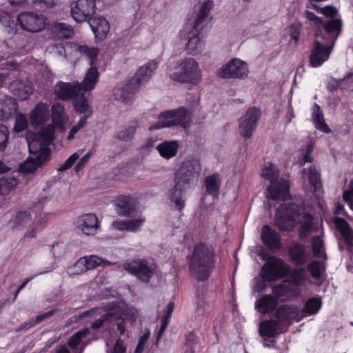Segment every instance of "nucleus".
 Listing matches in <instances>:
<instances>
[{
	"label": "nucleus",
	"instance_id": "423d86ee",
	"mask_svg": "<svg viewBox=\"0 0 353 353\" xmlns=\"http://www.w3.org/2000/svg\"><path fill=\"white\" fill-rule=\"evenodd\" d=\"M201 172L200 161L194 157H186L174 172V181L188 187L194 185L198 181Z\"/></svg>",
	"mask_w": 353,
	"mask_h": 353
},
{
	"label": "nucleus",
	"instance_id": "2eb2a0df",
	"mask_svg": "<svg viewBox=\"0 0 353 353\" xmlns=\"http://www.w3.org/2000/svg\"><path fill=\"white\" fill-rule=\"evenodd\" d=\"M275 318L279 324L285 325L287 327L292 324V321H300L303 316L301 314L297 305H281L275 311Z\"/></svg>",
	"mask_w": 353,
	"mask_h": 353
},
{
	"label": "nucleus",
	"instance_id": "ea45409f",
	"mask_svg": "<svg viewBox=\"0 0 353 353\" xmlns=\"http://www.w3.org/2000/svg\"><path fill=\"white\" fill-rule=\"evenodd\" d=\"M56 128L52 124L43 127L35 135L39 141H41L44 146L48 148L51 144L54 138V129Z\"/></svg>",
	"mask_w": 353,
	"mask_h": 353
},
{
	"label": "nucleus",
	"instance_id": "f257e3e1",
	"mask_svg": "<svg viewBox=\"0 0 353 353\" xmlns=\"http://www.w3.org/2000/svg\"><path fill=\"white\" fill-rule=\"evenodd\" d=\"M190 274L198 282L207 281L213 272L216 264L214 250L205 243L199 242L187 256Z\"/></svg>",
	"mask_w": 353,
	"mask_h": 353
},
{
	"label": "nucleus",
	"instance_id": "4468645a",
	"mask_svg": "<svg viewBox=\"0 0 353 353\" xmlns=\"http://www.w3.org/2000/svg\"><path fill=\"white\" fill-rule=\"evenodd\" d=\"M96 0H77L70 3V14L77 22L88 21L94 14Z\"/></svg>",
	"mask_w": 353,
	"mask_h": 353
},
{
	"label": "nucleus",
	"instance_id": "8fccbe9b",
	"mask_svg": "<svg viewBox=\"0 0 353 353\" xmlns=\"http://www.w3.org/2000/svg\"><path fill=\"white\" fill-rule=\"evenodd\" d=\"M327 88H335L339 86L351 85L353 83V72L347 74L342 79H335L327 77Z\"/></svg>",
	"mask_w": 353,
	"mask_h": 353
},
{
	"label": "nucleus",
	"instance_id": "dca6fc26",
	"mask_svg": "<svg viewBox=\"0 0 353 353\" xmlns=\"http://www.w3.org/2000/svg\"><path fill=\"white\" fill-rule=\"evenodd\" d=\"M17 19L22 28L32 32L41 31L46 25L45 17L33 12L21 13Z\"/></svg>",
	"mask_w": 353,
	"mask_h": 353
},
{
	"label": "nucleus",
	"instance_id": "6ab92c4d",
	"mask_svg": "<svg viewBox=\"0 0 353 353\" xmlns=\"http://www.w3.org/2000/svg\"><path fill=\"white\" fill-rule=\"evenodd\" d=\"M50 150L45 149L41 152L36 155V157H28L23 163H21L19 167L20 172L30 174L34 172L38 168L50 160Z\"/></svg>",
	"mask_w": 353,
	"mask_h": 353
},
{
	"label": "nucleus",
	"instance_id": "5fc2aeb1",
	"mask_svg": "<svg viewBox=\"0 0 353 353\" xmlns=\"http://www.w3.org/2000/svg\"><path fill=\"white\" fill-rule=\"evenodd\" d=\"M14 115H16V118L14 130L17 132H21L25 130L28 125L27 117L21 112H17Z\"/></svg>",
	"mask_w": 353,
	"mask_h": 353
},
{
	"label": "nucleus",
	"instance_id": "b1692460",
	"mask_svg": "<svg viewBox=\"0 0 353 353\" xmlns=\"http://www.w3.org/2000/svg\"><path fill=\"white\" fill-rule=\"evenodd\" d=\"M267 190L269 197L273 201H286L290 196V186L286 180L271 183Z\"/></svg>",
	"mask_w": 353,
	"mask_h": 353
},
{
	"label": "nucleus",
	"instance_id": "de8ad7c7",
	"mask_svg": "<svg viewBox=\"0 0 353 353\" xmlns=\"http://www.w3.org/2000/svg\"><path fill=\"white\" fill-rule=\"evenodd\" d=\"M312 251L314 257L326 259L324 242L320 236H315L312 238Z\"/></svg>",
	"mask_w": 353,
	"mask_h": 353
},
{
	"label": "nucleus",
	"instance_id": "bf43d9fd",
	"mask_svg": "<svg viewBox=\"0 0 353 353\" xmlns=\"http://www.w3.org/2000/svg\"><path fill=\"white\" fill-rule=\"evenodd\" d=\"M58 97L63 100H69L78 95V92L81 90H54ZM84 92L90 91L91 90H83Z\"/></svg>",
	"mask_w": 353,
	"mask_h": 353
},
{
	"label": "nucleus",
	"instance_id": "a19ab883",
	"mask_svg": "<svg viewBox=\"0 0 353 353\" xmlns=\"http://www.w3.org/2000/svg\"><path fill=\"white\" fill-rule=\"evenodd\" d=\"M32 220L31 214L29 212L19 211L17 213L15 217L11 221L12 227L16 230H23L30 223Z\"/></svg>",
	"mask_w": 353,
	"mask_h": 353
},
{
	"label": "nucleus",
	"instance_id": "e2e57ef3",
	"mask_svg": "<svg viewBox=\"0 0 353 353\" xmlns=\"http://www.w3.org/2000/svg\"><path fill=\"white\" fill-rule=\"evenodd\" d=\"M262 176L266 179L272 183L278 177V170L272 164L265 168L262 171Z\"/></svg>",
	"mask_w": 353,
	"mask_h": 353
},
{
	"label": "nucleus",
	"instance_id": "39448f33",
	"mask_svg": "<svg viewBox=\"0 0 353 353\" xmlns=\"http://www.w3.org/2000/svg\"><path fill=\"white\" fill-rule=\"evenodd\" d=\"M301 216L300 206L294 203H283L275 212L274 225L281 232H289L295 228L296 218Z\"/></svg>",
	"mask_w": 353,
	"mask_h": 353
},
{
	"label": "nucleus",
	"instance_id": "37998d69",
	"mask_svg": "<svg viewBox=\"0 0 353 353\" xmlns=\"http://www.w3.org/2000/svg\"><path fill=\"white\" fill-rule=\"evenodd\" d=\"M19 180L14 176H4L0 179V194H8L18 185Z\"/></svg>",
	"mask_w": 353,
	"mask_h": 353
},
{
	"label": "nucleus",
	"instance_id": "72a5a7b5",
	"mask_svg": "<svg viewBox=\"0 0 353 353\" xmlns=\"http://www.w3.org/2000/svg\"><path fill=\"white\" fill-rule=\"evenodd\" d=\"M179 148V144L176 140L164 141L157 145V150L161 157L170 159L177 154Z\"/></svg>",
	"mask_w": 353,
	"mask_h": 353
},
{
	"label": "nucleus",
	"instance_id": "4be33fe9",
	"mask_svg": "<svg viewBox=\"0 0 353 353\" xmlns=\"http://www.w3.org/2000/svg\"><path fill=\"white\" fill-rule=\"evenodd\" d=\"M49 119V107L42 102L38 103L29 114L30 123L35 128L45 124Z\"/></svg>",
	"mask_w": 353,
	"mask_h": 353
},
{
	"label": "nucleus",
	"instance_id": "f704fd0d",
	"mask_svg": "<svg viewBox=\"0 0 353 353\" xmlns=\"http://www.w3.org/2000/svg\"><path fill=\"white\" fill-rule=\"evenodd\" d=\"M51 31L54 37L58 39L70 38L74 34L72 26L65 23H54L52 25Z\"/></svg>",
	"mask_w": 353,
	"mask_h": 353
},
{
	"label": "nucleus",
	"instance_id": "f03ea898",
	"mask_svg": "<svg viewBox=\"0 0 353 353\" xmlns=\"http://www.w3.org/2000/svg\"><path fill=\"white\" fill-rule=\"evenodd\" d=\"M169 77L175 81L192 85L198 84L202 78L199 63L192 57H184L177 60L168 68Z\"/></svg>",
	"mask_w": 353,
	"mask_h": 353
},
{
	"label": "nucleus",
	"instance_id": "a211bd4d",
	"mask_svg": "<svg viewBox=\"0 0 353 353\" xmlns=\"http://www.w3.org/2000/svg\"><path fill=\"white\" fill-rule=\"evenodd\" d=\"M77 229L86 235H94L99 228L97 216L92 213L85 214L78 216L74 221Z\"/></svg>",
	"mask_w": 353,
	"mask_h": 353
},
{
	"label": "nucleus",
	"instance_id": "f8f14e48",
	"mask_svg": "<svg viewBox=\"0 0 353 353\" xmlns=\"http://www.w3.org/2000/svg\"><path fill=\"white\" fill-rule=\"evenodd\" d=\"M261 117V109L253 106L249 108L239 119V132L241 137L250 139L255 131Z\"/></svg>",
	"mask_w": 353,
	"mask_h": 353
},
{
	"label": "nucleus",
	"instance_id": "69168bd1",
	"mask_svg": "<svg viewBox=\"0 0 353 353\" xmlns=\"http://www.w3.org/2000/svg\"><path fill=\"white\" fill-rule=\"evenodd\" d=\"M150 336V331L149 329H147L144 334L139 338L134 353H143Z\"/></svg>",
	"mask_w": 353,
	"mask_h": 353
},
{
	"label": "nucleus",
	"instance_id": "09e8293b",
	"mask_svg": "<svg viewBox=\"0 0 353 353\" xmlns=\"http://www.w3.org/2000/svg\"><path fill=\"white\" fill-rule=\"evenodd\" d=\"M184 353H195L196 346L198 344L199 339L193 332H188L185 334Z\"/></svg>",
	"mask_w": 353,
	"mask_h": 353
},
{
	"label": "nucleus",
	"instance_id": "cd10ccee",
	"mask_svg": "<svg viewBox=\"0 0 353 353\" xmlns=\"http://www.w3.org/2000/svg\"><path fill=\"white\" fill-rule=\"evenodd\" d=\"M88 22L96 38L103 40L107 37L110 30V25L105 18L94 17L90 19Z\"/></svg>",
	"mask_w": 353,
	"mask_h": 353
},
{
	"label": "nucleus",
	"instance_id": "393cba45",
	"mask_svg": "<svg viewBox=\"0 0 353 353\" xmlns=\"http://www.w3.org/2000/svg\"><path fill=\"white\" fill-rule=\"evenodd\" d=\"M336 229L340 232L344 242L347 245L346 250H351L353 247V230L348 222L343 218L336 216L332 219Z\"/></svg>",
	"mask_w": 353,
	"mask_h": 353
},
{
	"label": "nucleus",
	"instance_id": "2f4dec72",
	"mask_svg": "<svg viewBox=\"0 0 353 353\" xmlns=\"http://www.w3.org/2000/svg\"><path fill=\"white\" fill-rule=\"evenodd\" d=\"M312 120L316 130L325 134L331 132V129L325 123L321 107L316 103L312 108Z\"/></svg>",
	"mask_w": 353,
	"mask_h": 353
},
{
	"label": "nucleus",
	"instance_id": "9d476101",
	"mask_svg": "<svg viewBox=\"0 0 353 353\" xmlns=\"http://www.w3.org/2000/svg\"><path fill=\"white\" fill-rule=\"evenodd\" d=\"M336 39L337 38H334L332 40L328 35L315 38L314 46L310 57V63L312 67H319L329 59Z\"/></svg>",
	"mask_w": 353,
	"mask_h": 353
},
{
	"label": "nucleus",
	"instance_id": "4c0bfd02",
	"mask_svg": "<svg viewBox=\"0 0 353 353\" xmlns=\"http://www.w3.org/2000/svg\"><path fill=\"white\" fill-rule=\"evenodd\" d=\"M322 306V299L319 296L308 299L304 304L303 308L301 311V313L307 315H314L320 310Z\"/></svg>",
	"mask_w": 353,
	"mask_h": 353
},
{
	"label": "nucleus",
	"instance_id": "ddd939ff",
	"mask_svg": "<svg viewBox=\"0 0 353 353\" xmlns=\"http://www.w3.org/2000/svg\"><path fill=\"white\" fill-rule=\"evenodd\" d=\"M248 74V63L239 58L232 59L218 70V75L225 79H245Z\"/></svg>",
	"mask_w": 353,
	"mask_h": 353
},
{
	"label": "nucleus",
	"instance_id": "774afa93",
	"mask_svg": "<svg viewBox=\"0 0 353 353\" xmlns=\"http://www.w3.org/2000/svg\"><path fill=\"white\" fill-rule=\"evenodd\" d=\"M343 199L347 203L350 208L353 210V180L350 183V188L343 193Z\"/></svg>",
	"mask_w": 353,
	"mask_h": 353
},
{
	"label": "nucleus",
	"instance_id": "79ce46f5",
	"mask_svg": "<svg viewBox=\"0 0 353 353\" xmlns=\"http://www.w3.org/2000/svg\"><path fill=\"white\" fill-rule=\"evenodd\" d=\"M77 52L88 60L90 66H95L96 59L99 54L98 48L87 46H77Z\"/></svg>",
	"mask_w": 353,
	"mask_h": 353
},
{
	"label": "nucleus",
	"instance_id": "6e6552de",
	"mask_svg": "<svg viewBox=\"0 0 353 353\" xmlns=\"http://www.w3.org/2000/svg\"><path fill=\"white\" fill-rule=\"evenodd\" d=\"M122 268L145 283L150 281L156 272V265L145 259L126 261L122 264Z\"/></svg>",
	"mask_w": 353,
	"mask_h": 353
},
{
	"label": "nucleus",
	"instance_id": "c03bdc74",
	"mask_svg": "<svg viewBox=\"0 0 353 353\" xmlns=\"http://www.w3.org/2000/svg\"><path fill=\"white\" fill-rule=\"evenodd\" d=\"M72 103L74 109L77 112L81 114H87L90 111V112L92 113V108L89 105L83 93L81 94H78V95L74 98Z\"/></svg>",
	"mask_w": 353,
	"mask_h": 353
},
{
	"label": "nucleus",
	"instance_id": "c85d7f7f",
	"mask_svg": "<svg viewBox=\"0 0 353 353\" xmlns=\"http://www.w3.org/2000/svg\"><path fill=\"white\" fill-rule=\"evenodd\" d=\"M279 301L272 294H265L258 299L255 303V307L259 312L265 314L276 311Z\"/></svg>",
	"mask_w": 353,
	"mask_h": 353
},
{
	"label": "nucleus",
	"instance_id": "3c124183",
	"mask_svg": "<svg viewBox=\"0 0 353 353\" xmlns=\"http://www.w3.org/2000/svg\"><path fill=\"white\" fill-rule=\"evenodd\" d=\"M304 274L305 270L303 268L300 267L292 269L289 265V270L285 274V277H290L292 283L298 284L305 280Z\"/></svg>",
	"mask_w": 353,
	"mask_h": 353
},
{
	"label": "nucleus",
	"instance_id": "7c9ffc66",
	"mask_svg": "<svg viewBox=\"0 0 353 353\" xmlns=\"http://www.w3.org/2000/svg\"><path fill=\"white\" fill-rule=\"evenodd\" d=\"M18 111V104L14 99L6 97L0 100V120L3 121L13 117Z\"/></svg>",
	"mask_w": 353,
	"mask_h": 353
},
{
	"label": "nucleus",
	"instance_id": "0e129e2a",
	"mask_svg": "<svg viewBox=\"0 0 353 353\" xmlns=\"http://www.w3.org/2000/svg\"><path fill=\"white\" fill-rule=\"evenodd\" d=\"M9 139V131L8 128L1 124L0 125V152L6 150Z\"/></svg>",
	"mask_w": 353,
	"mask_h": 353
},
{
	"label": "nucleus",
	"instance_id": "c9c22d12",
	"mask_svg": "<svg viewBox=\"0 0 353 353\" xmlns=\"http://www.w3.org/2000/svg\"><path fill=\"white\" fill-rule=\"evenodd\" d=\"M212 7L213 1L212 0H205L201 3L199 12L193 25L194 27L203 28V23L208 17Z\"/></svg>",
	"mask_w": 353,
	"mask_h": 353
},
{
	"label": "nucleus",
	"instance_id": "680f3d73",
	"mask_svg": "<svg viewBox=\"0 0 353 353\" xmlns=\"http://www.w3.org/2000/svg\"><path fill=\"white\" fill-rule=\"evenodd\" d=\"M196 312L199 315L203 314L205 312L207 301L205 299V294L203 292L200 293L197 290L196 291Z\"/></svg>",
	"mask_w": 353,
	"mask_h": 353
},
{
	"label": "nucleus",
	"instance_id": "49530a36",
	"mask_svg": "<svg viewBox=\"0 0 353 353\" xmlns=\"http://www.w3.org/2000/svg\"><path fill=\"white\" fill-rule=\"evenodd\" d=\"M90 333V330L88 327L81 329L74 333L68 339V345L72 350H75L78 345L81 343L83 338H85Z\"/></svg>",
	"mask_w": 353,
	"mask_h": 353
},
{
	"label": "nucleus",
	"instance_id": "0eeeda50",
	"mask_svg": "<svg viewBox=\"0 0 353 353\" xmlns=\"http://www.w3.org/2000/svg\"><path fill=\"white\" fill-rule=\"evenodd\" d=\"M188 123V115L186 108L180 107L174 110L162 112L158 117V121L151 125L149 130L152 131L174 126L185 127Z\"/></svg>",
	"mask_w": 353,
	"mask_h": 353
},
{
	"label": "nucleus",
	"instance_id": "864d4df0",
	"mask_svg": "<svg viewBox=\"0 0 353 353\" xmlns=\"http://www.w3.org/2000/svg\"><path fill=\"white\" fill-rule=\"evenodd\" d=\"M135 131V125H129L128 128L121 130L117 133L116 138L122 141H129L133 139Z\"/></svg>",
	"mask_w": 353,
	"mask_h": 353
},
{
	"label": "nucleus",
	"instance_id": "58836bf2",
	"mask_svg": "<svg viewBox=\"0 0 353 353\" xmlns=\"http://www.w3.org/2000/svg\"><path fill=\"white\" fill-rule=\"evenodd\" d=\"M106 313L105 316L110 321H112L114 319H121V316H126L125 310L122 308L119 303L113 301L110 303L105 306Z\"/></svg>",
	"mask_w": 353,
	"mask_h": 353
},
{
	"label": "nucleus",
	"instance_id": "bb28decb",
	"mask_svg": "<svg viewBox=\"0 0 353 353\" xmlns=\"http://www.w3.org/2000/svg\"><path fill=\"white\" fill-rule=\"evenodd\" d=\"M174 183L173 187L169 190V199L170 202L174 203L176 210L181 212L185 207V201L183 199V194L185 190L190 187H188L182 183L178 185L176 181H174Z\"/></svg>",
	"mask_w": 353,
	"mask_h": 353
},
{
	"label": "nucleus",
	"instance_id": "13d9d810",
	"mask_svg": "<svg viewBox=\"0 0 353 353\" xmlns=\"http://www.w3.org/2000/svg\"><path fill=\"white\" fill-rule=\"evenodd\" d=\"M290 290V286L284 283L277 284L274 285L272 288L273 296L276 297V299H278V298L286 296Z\"/></svg>",
	"mask_w": 353,
	"mask_h": 353
},
{
	"label": "nucleus",
	"instance_id": "1a4fd4ad",
	"mask_svg": "<svg viewBox=\"0 0 353 353\" xmlns=\"http://www.w3.org/2000/svg\"><path fill=\"white\" fill-rule=\"evenodd\" d=\"M202 28L186 26L181 32V36L187 39L185 50L188 54H200L205 47V37L201 33Z\"/></svg>",
	"mask_w": 353,
	"mask_h": 353
},
{
	"label": "nucleus",
	"instance_id": "412c9836",
	"mask_svg": "<svg viewBox=\"0 0 353 353\" xmlns=\"http://www.w3.org/2000/svg\"><path fill=\"white\" fill-rule=\"evenodd\" d=\"M99 73L95 66H90L83 81V85L79 83H65L59 81L57 83V88H94L98 81Z\"/></svg>",
	"mask_w": 353,
	"mask_h": 353
},
{
	"label": "nucleus",
	"instance_id": "c756f323",
	"mask_svg": "<svg viewBox=\"0 0 353 353\" xmlns=\"http://www.w3.org/2000/svg\"><path fill=\"white\" fill-rule=\"evenodd\" d=\"M280 324L275 319H268L261 321L259 325V332L263 337L274 338L283 331H279ZM286 329L283 330V332Z\"/></svg>",
	"mask_w": 353,
	"mask_h": 353
},
{
	"label": "nucleus",
	"instance_id": "7ed1b4c3",
	"mask_svg": "<svg viewBox=\"0 0 353 353\" xmlns=\"http://www.w3.org/2000/svg\"><path fill=\"white\" fill-rule=\"evenodd\" d=\"M305 23L308 24L314 30L315 38H322L328 35L332 40L337 38L342 28V21L341 19H334L324 22L323 19L313 12L305 10L303 12Z\"/></svg>",
	"mask_w": 353,
	"mask_h": 353
},
{
	"label": "nucleus",
	"instance_id": "473e14b6",
	"mask_svg": "<svg viewBox=\"0 0 353 353\" xmlns=\"http://www.w3.org/2000/svg\"><path fill=\"white\" fill-rule=\"evenodd\" d=\"M64 107L59 103L52 105V125L59 130H63L67 121Z\"/></svg>",
	"mask_w": 353,
	"mask_h": 353
},
{
	"label": "nucleus",
	"instance_id": "a878e982",
	"mask_svg": "<svg viewBox=\"0 0 353 353\" xmlns=\"http://www.w3.org/2000/svg\"><path fill=\"white\" fill-rule=\"evenodd\" d=\"M298 223L299 225L298 228L299 238L301 241H305L314 230V216L310 212H304Z\"/></svg>",
	"mask_w": 353,
	"mask_h": 353
},
{
	"label": "nucleus",
	"instance_id": "e433bc0d",
	"mask_svg": "<svg viewBox=\"0 0 353 353\" xmlns=\"http://www.w3.org/2000/svg\"><path fill=\"white\" fill-rule=\"evenodd\" d=\"M205 186L206 192L213 196H217L220 190L221 180L219 175L214 173L205 179Z\"/></svg>",
	"mask_w": 353,
	"mask_h": 353
},
{
	"label": "nucleus",
	"instance_id": "aec40b11",
	"mask_svg": "<svg viewBox=\"0 0 353 353\" xmlns=\"http://www.w3.org/2000/svg\"><path fill=\"white\" fill-rule=\"evenodd\" d=\"M136 206L135 199L130 196L119 195L115 201V210L121 216H134L137 212Z\"/></svg>",
	"mask_w": 353,
	"mask_h": 353
},
{
	"label": "nucleus",
	"instance_id": "052dcab7",
	"mask_svg": "<svg viewBox=\"0 0 353 353\" xmlns=\"http://www.w3.org/2000/svg\"><path fill=\"white\" fill-rule=\"evenodd\" d=\"M28 148L30 154H35L37 155L45 149L50 150L46 146H44L36 136L32 141H28Z\"/></svg>",
	"mask_w": 353,
	"mask_h": 353
},
{
	"label": "nucleus",
	"instance_id": "5701e85b",
	"mask_svg": "<svg viewBox=\"0 0 353 353\" xmlns=\"http://www.w3.org/2000/svg\"><path fill=\"white\" fill-rule=\"evenodd\" d=\"M288 256L290 261L296 266H301L307 261L310 254L305 250V245L299 241H295L288 248Z\"/></svg>",
	"mask_w": 353,
	"mask_h": 353
},
{
	"label": "nucleus",
	"instance_id": "6e6d98bb",
	"mask_svg": "<svg viewBox=\"0 0 353 353\" xmlns=\"http://www.w3.org/2000/svg\"><path fill=\"white\" fill-rule=\"evenodd\" d=\"M308 181L314 190L316 191L321 186L320 174L314 166H311L308 170Z\"/></svg>",
	"mask_w": 353,
	"mask_h": 353
},
{
	"label": "nucleus",
	"instance_id": "20e7f679",
	"mask_svg": "<svg viewBox=\"0 0 353 353\" xmlns=\"http://www.w3.org/2000/svg\"><path fill=\"white\" fill-rule=\"evenodd\" d=\"M259 255L261 259L265 261L261 267V273L263 281L274 282L285 278L289 265L282 259L265 252H260Z\"/></svg>",
	"mask_w": 353,
	"mask_h": 353
},
{
	"label": "nucleus",
	"instance_id": "338daca9",
	"mask_svg": "<svg viewBox=\"0 0 353 353\" xmlns=\"http://www.w3.org/2000/svg\"><path fill=\"white\" fill-rule=\"evenodd\" d=\"M79 154L77 152L70 155L65 161L58 168L59 172H64L72 168L74 163L79 159Z\"/></svg>",
	"mask_w": 353,
	"mask_h": 353
},
{
	"label": "nucleus",
	"instance_id": "9b49d317",
	"mask_svg": "<svg viewBox=\"0 0 353 353\" xmlns=\"http://www.w3.org/2000/svg\"><path fill=\"white\" fill-rule=\"evenodd\" d=\"M159 62V60L155 59L139 67L136 72L126 81V85L130 88L145 86L157 70Z\"/></svg>",
	"mask_w": 353,
	"mask_h": 353
},
{
	"label": "nucleus",
	"instance_id": "f3484780",
	"mask_svg": "<svg viewBox=\"0 0 353 353\" xmlns=\"http://www.w3.org/2000/svg\"><path fill=\"white\" fill-rule=\"evenodd\" d=\"M261 239L265 248L271 252L276 253L282 248L281 235L269 225L263 226Z\"/></svg>",
	"mask_w": 353,
	"mask_h": 353
},
{
	"label": "nucleus",
	"instance_id": "603ef678",
	"mask_svg": "<svg viewBox=\"0 0 353 353\" xmlns=\"http://www.w3.org/2000/svg\"><path fill=\"white\" fill-rule=\"evenodd\" d=\"M53 314H54V312L52 310H51L48 312L37 315L34 319H32L30 321L25 322L24 323H22L18 328V330H23L24 329L30 328V327L36 325L37 324L42 322L46 319L52 316Z\"/></svg>",
	"mask_w": 353,
	"mask_h": 353
},
{
	"label": "nucleus",
	"instance_id": "a18cd8bd",
	"mask_svg": "<svg viewBox=\"0 0 353 353\" xmlns=\"http://www.w3.org/2000/svg\"><path fill=\"white\" fill-rule=\"evenodd\" d=\"M82 263H84V264L86 265L87 270L94 269L95 268L100 265L110 264V262L108 261L103 260L102 258L95 255L80 258L79 264L82 265Z\"/></svg>",
	"mask_w": 353,
	"mask_h": 353
},
{
	"label": "nucleus",
	"instance_id": "4d7b16f0",
	"mask_svg": "<svg viewBox=\"0 0 353 353\" xmlns=\"http://www.w3.org/2000/svg\"><path fill=\"white\" fill-rule=\"evenodd\" d=\"M307 270L314 279H319L321 272L324 270L323 263L319 261H313L307 265Z\"/></svg>",
	"mask_w": 353,
	"mask_h": 353
}]
</instances>
